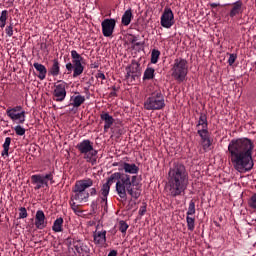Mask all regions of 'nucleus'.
<instances>
[{
	"label": "nucleus",
	"mask_w": 256,
	"mask_h": 256,
	"mask_svg": "<svg viewBox=\"0 0 256 256\" xmlns=\"http://www.w3.org/2000/svg\"><path fill=\"white\" fill-rule=\"evenodd\" d=\"M253 142L249 138L232 140L228 146L231 162L239 173H247L253 169Z\"/></svg>",
	"instance_id": "1"
},
{
	"label": "nucleus",
	"mask_w": 256,
	"mask_h": 256,
	"mask_svg": "<svg viewBox=\"0 0 256 256\" xmlns=\"http://www.w3.org/2000/svg\"><path fill=\"white\" fill-rule=\"evenodd\" d=\"M189 187V171L185 164L175 161L170 165L168 171V191L170 197L185 195Z\"/></svg>",
	"instance_id": "2"
},
{
	"label": "nucleus",
	"mask_w": 256,
	"mask_h": 256,
	"mask_svg": "<svg viewBox=\"0 0 256 256\" xmlns=\"http://www.w3.org/2000/svg\"><path fill=\"white\" fill-rule=\"evenodd\" d=\"M93 183V179L91 178H84L75 182L69 202L72 211L79 209V204L77 203H87L89 197H95L97 195V188L92 187Z\"/></svg>",
	"instance_id": "3"
},
{
	"label": "nucleus",
	"mask_w": 256,
	"mask_h": 256,
	"mask_svg": "<svg viewBox=\"0 0 256 256\" xmlns=\"http://www.w3.org/2000/svg\"><path fill=\"white\" fill-rule=\"evenodd\" d=\"M131 175L129 174H123L121 172H115L110 177H108L107 182L103 184L100 194H101V205L104 208V211H107V197H109V191H111V185L116 182V192L119 193V185H123V182L126 181V179H129Z\"/></svg>",
	"instance_id": "4"
},
{
	"label": "nucleus",
	"mask_w": 256,
	"mask_h": 256,
	"mask_svg": "<svg viewBox=\"0 0 256 256\" xmlns=\"http://www.w3.org/2000/svg\"><path fill=\"white\" fill-rule=\"evenodd\" d=\"M137 181V176H130L128 179L124 180L122 184L118 186L119 192L117 195L123 201H127V193L132 197V199H139L141 197V189L133 188L135 187V182Z\"/></svg>",
	"instance_id": "5"
},
{
	"label": "nucleus",
	"mask_w": 256,
	"mask_h": 256,
	"mask_svg": "<svg viewBox=\"0 0 256 256\" xmlns=\"http://www.w3.org/2000/svg\"><path fill=\"white\" fill-rule=\"evenodd\" d=\"M144 109L146 111H162V109H165V96L160 89L154 90L145 98Z\"/></svg>",
	"instance_id": "6"
},
{
	"label": "nucleus",
	"mask_w": 256,
	"mask_h": 256,
	"mask_svg": "<svg viewBox=\"0 0 256 256\" xmlns=\"http://www.w3.org/2000/svg\"><path fill=\"white\" fill-rule=\"evenodd\" d=\"M93 145L94 143L91 140L84 139L76 145V149L79 151L80 155L83 156L86 163L95 165L97 163V155L99 151H97Z\"/></svg>",
	"instance_id": "7"
},
{
	"label": "nucleus",
	"mask_w": 256,
	"mask_h": 256,
	"mask_svg": "<svg viewBox=\"0 0 256 256\" xmlns=\"http://www.w3.org/2000/svg\"><path fill=\"white\" fill-rule=\"evenodd\" d=\"M172 77L178 83L185 81L187 74L189 73V63L183 58H176L171 68Z\"/></svg>",
	"instance_id": "8"
},
{
	"label": "nucleus",
	"mask_w": 256,
	"mask_h": 256,
	"mask_svg": "<svg viewBox=\"0 0 256 256\" xmlns=\"http://www.w3.org/2000/svg\"><path fill=\"white\" fill-rule=\"evenodd\" d=\"M72 62L66 64V69L68 73L73 72V77H79V75H83V71H85V66H83L84 59L80 54L77 53V50L71 51Z\"/></svg>",
	"instance_id": "9"
},
{
	"label": "nucleus",
	"mask_w": 256,
	"mask_h": 256,
	"mask_svg": "<svg viewBox=\"0 0 256 256\" xmlns=\"http://www.w3.org/2000/svg\"><path fill=\"white\" fill-rule=\"evenodd\" d=\"M6 115L11 119V121H17L19 125H23V123H25L26 113L22 106L8 107Z\"/></svg>",
	"instance_id": "10"
},
{
	"label": "nucleus",
	"mask_w": 256,
	"mask_h": 256,
	"mask_svg": "<svg viewBox=\"0 0 256 256\" xmlns=\"http://www.w3.org/2000/svg\"><path fill=\"white\" fill-rule=\"evenodd\" d=\"M141 77V64L135 60H132L131 64L126 67L125 79L129 83H133L136 79Z\"/></svg>",
	"instance_id": "11"
},
{
	"label": "nucleus",
	"mask_w": 256,
	"mask_h": 256,
	"mask_svg": "<svg viewBox=\"0 0 256 256\" xmlns=\"http://www.w3.org/2000/svg\"><path fill=\"white\" fill-rule=\"evenodd\" d=\"M59 84L54 85V90L52 92L53 101L57 103H63L67 97V83L63 81H58Z\"/></svg>",
	"instance_id": "12"
},
{
	"label": "nucleus",
	"mask_w": 256,
	"mask_h": 256,
	"mask_svg": "<svg viewBox=\"0 0 256 256\" xmlns=\"http://www.w3.org/2000/svg\"><path fill=\"white\" fill-rule=\"evenodd\" d=\"M160 25H162L164 29H171L175 25V15L171 8L164 9L160 18Z\"/></svg>",
	"instance_id": "13"
},
{
	"label": "nucleus",
	"mask_w": 256,
	"mask_h": 256,
	"mask_svg": "<svg viewBox=\"0 0 256 256\" xmlns=\"http://www.w3.org/2000/svg\"><path fill=\"white\" fill-rule=\"evenodd\" d=\"M117 26V21L113 18H106L102 21V34L104 37H112L115 31V27Z\"/></svg>",
	"instance_id": "14"
},
{
	"label": "nucleus",
	"mask_w": 256,
	"mask_h": 256,
	"mask_svg": "<svg viewBox=\"0 0 256 256\" xmlns=\"http://www.w3.org/2000/svg\"><path fill=\"white\" fill-rule=\"evenodd\" d=\"M119 171H124V175H137L139 173V166L135 163L122 162Z\"/></svg>",
	"instance_id": "15"
},
{
	"label": "nucleus",
	"mask_w": 256,
	"mask_h": 256,
	"mask_svg": "<svg viewBox=\"0 0 256 256\" xmlns=\"http://www.w3.org/2000/svg\"><path fill=\"white\" fill-rule=\"evenodd\" d=\"M32 185H36L34 187L35 191H39V189H43V187H49V182L43 179V175L34 174L31 176Z\"/></svg>",
	"instance_id": "16"
},
{
	"label": "nucleus",
	"mask_w": 256,
	"mask_h": 256,
	"mask_svg": "<svg viewBox=\"0 0 256 256\" xmlns=\"http://www.w3.org/2000/svg\"><path fill=\"white\" fill-rule=\"evenodd\" d=\"M73 247L79 256H85L90 253L91 249L87 244L81 242V240H73Z\"/></svg>",
	"instance_id": "17"
},
{
	"label": "nucleus",
	"mask_w": 256,
	"mask_h": 256,
	"mask_svg": "<svg viewBox=\"0 0 256 256\" xmlns=\"http://www.w3.org/2000/svg\"><path fill=\"white\" fill-rule=\"evenodd\" d=\"M35 227L36 229H45L47 227V218L43 210H38L35 215Z\"/></svg>",
	"instance_id": "18"
},
{
	"label": "nucleus",
	"mask_w": 256,
	"mask_h": 256,
	"mask_svg": "<svg viewBox=\"0 0 256 256\" xmlns=\"http://www.w3.org/2000/svg\"><path fill=\"white\" fill-rule=\"evenodd\" d=\"M100 119L101 121H104V133H107L109 129H111L113 123H115V119L113 118V116L108 114V112H102L100 114Z\"/></svg>",
	"instance_id": "19"
},
{
	"label": "nucleus",
	"mask_w": 256,
	"mask_h": 256,
	"mask_svg": "<svg viewBox=\"0 0 256 256\" xmlns=\"http://www.w3.org/2000/svg\"><path fill=\"white\" fill-rule=\"evenodd\" d=\"M93 239L95 245H105L107 243V231H96L93 233Z\"/></svg>",
	"instance_id": "20"
},
{
	"label": "nucleus",
	"mask_w": 256,
	"mask_h": 256,
	"mask_svg": "<svg viewBox=\"0 0 256 256\" xmlns=\"http://www.w3.org/2000/svg\"><path fill=\"white\" fill-rule=\"evenodd\" d=\"M70 107H74V109H79L80 106L85 103V96L82 95H76V96H71L70 98Z\"/></svg>",
	"instance_id": "21"
},
{
	"label": "nucleus",
	"mask_w": 256,
	"mask_h": 256,
	"mask_svg": "<svg viewBox=\"0 0 256 256\" xmlns=\"http://www.w3.org/2000/svg\"><path fill=\"white\" fill-rule=\"evenodd\" d=\"M34 69H36V71H38V79H40V81L45 80V78L47 77V67H45V65L43 64H39L37 62H35L33 64Z\"/></svg>",
	"instance_id": "22"
},
{
	"label": "nucleus",
	"mask_w": 256,
	"mask_h": 256,
	"mask_svg": "<svg viewBox=\"0 0 256 256\" xmlns=\"http://www.w3.org/2000/svg\"><path fill=\"white\" fill-rule=\"evenodd\" d=\"M48 73H49V75H52V77H59V75L61 73V66L59 64L58 59L53 60V64L50 67Z\"/></svg>",
	"instance_id": "23"
},
{
	"label": "nucleus",
	"mask_w": 256,
	"mask_h": 256,
	"mask_svg": "<svg viewBox=\"0 0 256 256\" xmlns=\"http://www.w3.org/2000/svg\"><path fill=\"white\" fill-rule=\"evenodd\" d=\"M241 13H243V2H241V0H239L233 4V7L230 11L229 16L235 17L237 15H241Z\"/></svg>",
	"instance_id": "24"
},
{
	"label": "nucleus",
	"mask_w": 256,
	"mask_h": 256,
	"mask_svg": "<svg viewBox=\"0 0 256 256\" xmlns=\"http://www.w3.org/2000/svg\"><path fill=\"white\" fill-rule=\"evenodd\" d=\"M131 21H133V10L128 9L122 15L121 23L124 27H128V25H131Z\"/></svg>",
	"instance_id": "25"
},
{
	"label": "nucleus",
	"mask_w": 256,
	"mask_h": 256,
	"mask_svg": "<svg viewBox=\"0 0 256 256\" xmlns=\"http://www.w3.org/2000/svg\"><path fill=\"white\" fill-rule=\"evenodd\" d=\"M197 129H209V123L207 122V114L200 113L198 123L196 125Z\"/></svg>",
	"instance_id": "26"
},
{
	"label": "nucleus",
	"mask_w": 256,
	"mask_h": 256,
	"mask_svg": "<svg viewBox=\"0 0 256 256\" xmlns=\"http://www.w3.org/2000/svg\"><path fill=\"white\" fill-rule=\"evenodd\" d=\"M63 223H64L63 218H61V217L57 218L53 223L52 231H54V233H62Z\"/></svg>",
	"instance_id": "27"
},
{
	"label": "nucleus",
	"mask_w": 256,
	"mask_h": 256,
	"mask_svg": "<svg viewBox=\"0 0 256 256\" xmlns=\"http://www.w3.org/2000/svg\"><path fill=\"white\" fill-rule=\"evenodd\" d=\"M155 79V69L152 67H147L144 71L143 81H151Z\"/></svg>",
	"instance_id": "28"
},
{
	"label": "nucleus",
	"mask_w": 256,
	"mask_h": 256,
	"mask_svg": "<svg viewBox=\"0 0 256 256\" xmlns=\"http://www.w3.org/2000/svg\"><path fill=\"white\" fill-rule=\"evenodd\" d=\"M9 147H11V137H6L3 144L2 157H9Z\"/></svg>",
	"instance_id": "29"
},
{
	"label": "nucleus",
	"mask_w": 256,
	"mask_h": 256,
	"mask_svg": "<svg viewBox=\"0 0 256 256\" xmlns=\"http://www.w3.org/2000/svg\"><path fill=\"white\" fill-rule=\"evenodd\" d=\"M197 134L199 135L201 141H205L207 139H210V137H209V129H201V128H199L197 130Z\"/></svg>",
	"instance_id": "30"
},
{
	"label": "nucleus",
	"mask_w": 256,
	"mask_h": 256,
	"mask_svg": "<svg viewBox=\"0 0 256 256\" xmlns=\"http://www.w3.org/2000/svg\"><path fill=\"white\" fill-rule=\"evenodd\" d=\"M186 223H187L188 231H195V218L187 215Z\"/></svg>",
	"instance_id": "31"
},
{
	"label": "nucleus",
	"mask_w": 256,
	"mask_h": 256,
	"mask_svg": "<svg viewBox=\"0 0 256 256\" xmlns=\"http://www.w3.org/2000/svg\"><path fill=\"white\" fill-rule=\"evenodd\" d=\"M161 55V52L159 50H152L151 53V63H153L154 65L157 63V61H159V57Z\"/></svg>",
	"instance_id": "32"
},
{
	"label": "nucleus",
	"mask_w": 256,
	"mask_h": 256,
	"mask_svg": "<svg viewBox=\"0 0 256 256\" xmlns=\"http://www.w3.org/2000/svg\"><path fill=\"white\" fill-rule=\"evenodd\" d=\"M195 213H196L195 200H191L189 202L188 211L186 212V215L191 216V215H195Z\"/></svg>",
	"instance_id": "33"
},
{
	"label": "nucleus",
	"mask_w": 256,
	"mask_h": 256,
	"mask_svg": "<svg viewBox=\"0 0 256 256\" xmlns=\"http://www.w3.org/2000/svg\"><path fill=\"white\" fill-rule=\"evenodd\" d=\"M248 206L250 209H254L256 211V193L253 194L248 200Z\"/></svg>",
	"instance_id": "34"
},
{
	"label": "nucleus",
	"mask_w": 256,
	"mask_h": 256,
	"mask_svg": "<svg viewBox=\"0 0 256 256\" xmlns=\"http://www.w3.org/2000/svg\"><path fill=\"white\" fill-rule=\"evenodd\" d=\"M14 131L16 133V135H18L19 137H23V135H25V128H23L21 125H17L14 127Z\"/></svg>",
	"instance_id": "35"
},
{
	"label": "nucleus",
	"mask_w": 256,
	"mask_h": 256,
	"mask_svg": "<svg viewBox=\"0 0 256 256\" xmlns=\"http://www.w3.org/2000/svg\"><path fill=\"white\" fill-rule=\"evenodd\" d=\"M128 229H129V224H127V222L121 220L119 222V231H121L122 233H127Z\"/></svg>",
	"instance_id": "36"
},
{
	"label": "nucleus",
	"mask_w": 256,
	"mask_h": 256,
	"mask_svg": "<svg viewBox=\"0 0 256 256\" xmlns=\"http://www.w3.org/2000/svg\"><path fill=\"white\" fill-rule=\"evenodd\" d=\"M42 178L44 179V181H47V183H51V185H53V183H55V180H53V172H49L48 174H45L44 176L42 175Z\"/></svg>",
	"instance_id": "37"
},
{
	"label": "nucleus",
	"mask_w": 256,
	"mask_h": 256,
	"mask_svg": "<svg viewBox=\"0 0 256 256\" xmlns=\"http://www.w3.org/2000/svg\"><path fill=\"white\" fill-rule=\"evenodd\" d=\"M19 219H27L28 213H27V208L26 207H21L19 208Z\"/></svg>",
	"instance_id": "38"
},
{
	"label": "nucleus",
	"mask_w": 256,
	"mask_h": 256,
	"mask_svg": "<svg viewBox=\"0 0 256 256\" xmlns=\"http://www.w3.org/2000/svg\"><path fill=\"white\" fill-rule=\"evenodd\" d=\"M201 145H202L204 151H207V149H209L211 147V138H208L206 140H202Z\"/></svg>",
	"instance_id": "39"
},
{
	"label": "nucleus",
	"mask_w": 256,
	"mask_h": 256,
	"mask_svg": "<svg viewBox=\"0 0 256 256\" xmlns=\"http://www.w3.org/2000/svg\"><path fill=\"white\" fill-rule=\"evenodd\" d=\"M7 19H9V11L3 10L0 15V22H7Z\"/></svg>",
	"instance_id": "40"
},
{
	"label": "nucleus",
	"mask_w": 256,
	"mask_h": 256,
	"mask_svg": "<svg viewBox=\"0 0 256 256\" xmlns=\"http://www.w3.org/2000/svg\"><path fill=\"white\" fill-rule=\"evenodd\" d=\"M5 33L8 37H13V23L5 28Z\"/></svg>",
	"instance_id": "41"
},
{
	"label": "nucleus",
	"mask_w": 256,
	"mask_h": 256,
	"mask_svg": "<svg viewBox=\"0 0 256 256\" xmlns=\"http://www.w3.org/2000/svg\"><path fill=\"white\" fill-rule=\"evenodd\" d=\"M237 61V54H229L228 63L229 65H233Z\"/></svg>",
	"instance_id": "42"
},
{
	"label": "nucleus",
	"mask_w": 256,
	"mask_h": 256,
	"mask_svg": "<svg viewBox=\"0 0 256 256\" xmlns=\"http://www.w3.org/2000/svg\"><path fill=\"white\" fill-rule=\"evenodd\" d=\"M145 213H147V205H143V206H141L140 209H139V215H140L141 217H143V215H145Z\"/></svg>",
	"instance_id": "43"
},
{
	"label": "nucleus",
	"mask_w": 256,
	"mask_h": 256,
	"mask_svg": "<svg viewBox=\"0 0 256 256\" xmlns=\"http://www.w3.org/2000/svg\"><path fill=\"white\" fill-rule=\"evenodd\" d=\"M96 78L97 79H102V81H105V79H106L105 74L103 72H98L96 74Z\"/></svg>",
	"instance_id": "44"
},
{
	"label": "nucleus",
	"mask_w": 256,
	"mask_h": 256,
	"mask_svg": "<svg viewBox=\"0 0 256 256\" xmlns=\"http://www.w3.org/2000/svg\"><path fill=\"white\" fill-rule=\"evenodd\" d=\"M117 88L113 87V91L110 92V97H117Z\"/></svg>",
	"instance_id": "45"
},
{
	"label": "nucleus",
	"mask_w": 256,
	"mask_h": 256,
	"mask_svg": "<svg viewBox=\"0 0 256 256\" xmlns=\"http://www.w3.org/2000/svg\"><path fill=\"white\" fill-rule=\"evenodd\" d=\"M66 241L68 243V247H71V245H73V239H71L70 237H68Z\"/></svg>",
	"instance_id": "46"
},
{
	"label": "nucleus",
	"mask_w": 256,
	"mask_h": 256,
	"mask_svg": "<svg viewBox=\"0 0 256 256\" xmlns=\"http://www.w3.org/2000/svg\"><path fill=\"white\" fill-rule=\"evenodd\" d=\"M107 256H117V250H111Z\"/></svg>",
	"instance_id": "47"
},
{
	"label": "nucleus",
	"mask_w": 256,
	"mask_h": 256,
	"mask_svg": "<svg viewBox=\"0 0 256 256\" xmlns=\"http://www.w3.org/2000/svg\"><path fill=\"white\" fill-rule=\"evenodd\" d=\"M130 43L135 45V43H137V37L134 36L133 39L130 40Z\"/></svg>",
	"instance_id": "48"
},
{
	"label": "nucleus",
	"mask_w": 256,
	"mask_h": 256,
	"mask_svg": "<svg viewBox=\"0 0 256 256\" xmlns=\"http://www.w3.org/2000/svg\"><path fill=\"white\" fill-rule=\"evenodd\" d=\"M5 25H7V22H0V29H5Z\"/></svg>",
	"instance_id": "49"
},
{
	"label": "nucleus",
	"mask_w": 256,
	"mask_h": 256,
	"mask_svg": "<svg viewBox=\"0 0 256 256\" xmlns=\"http://www.w3.org/2000/svg\"><path fill=\"white\" fill-rule=\"evenodd\" d=\"M73 211L76 215H79V213H83L79 208H75V210Z\"/></svg>",
	"instance_id": "50"
},
{
	"label": "nucleus",
	"mask_w": 256,
	"mask_h": 256,
	"mask_svg": "<svg viewBox=\"0 0 256 256\" xmlns=\"http://www.w3.org/2000/svg\"><path fill=\"white\" fill-rule=\"evenodd\" d=\"M141 45H143V43H141V42H135L134 47H141Z\"/></svg>",
	"instance_id": "51"
},
{
	"label": "nucleus",
	"mask_w": 256,
	"mask_h": 256,
	"mask_svg": "<svg viewBox=\"0 0 256 256\" xmlns=\"http://www.w3.org/2000/svg\"><path fill=\"white\" fill-rule=\"evenodd\" d=\"M91 207H92V209H95V207H97V202L93 201V202L91 203Z\"/></svg>",
	"instance_id": "52"
},
{
	"label": "nucleus",
	"mask_w": 256,
	"mask_h": 256,
	"mask_svg": "<svg viewBox=\"0 0 256 256\" xmlns=\"http://www.w3.org/2000/svg\"><path fill=\"white\" fill-rule=\"evenodd\" d=\"M214 223H215V226H216V227H221V225L219 224V222L215 221Z\"/></svg>",
	"instance_id": "53"
},
{
	"label": "nucleus",
	"mask_w": 256,
	"mask_h": 256,
	"mask_svg": "<svg viewBox=\"0 0 256 256\" xmlns=\"http://www.w3.org/2000/svg\"><path fill=\"white\" fill-rule=\"evenodd\" d=\"M118 133H119V135H121V130H119V132H118Z\"/></svg>",
	"instance_id": "54"
}]
</instances>
